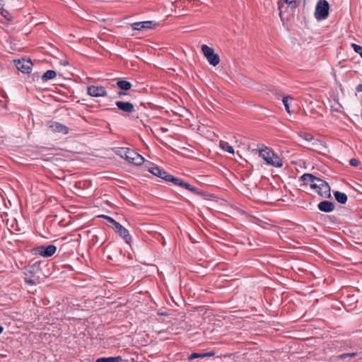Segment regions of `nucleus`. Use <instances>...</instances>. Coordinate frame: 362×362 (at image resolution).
<instances>
[{
    "label": "nucleus",
    "instance_id": "obj_2",
    "mask_svg": "<svg viewBox=\"0 0 362 362\" xmlns=\"http://www.w3.org/2000/svg\"><path fill=\"white\" fill-rule=\"evenodd\" d=\"M117 154L136 165H141L144 161V158L140 154L128 148H121L118 150Z\"/></svg>",
    "mask_w": 362,
    "mask_h": 362
},
{
    "label": "nucleus",
    "instance_id": "obj_1",
    "mask_svg": "<svg viewBox=\"0 0 362 362\" xmlns=\"http://www.w3.org/2000/svg\"><path fill=\"white\" fill-rule=\"evenodd\" d=\"M259 155L269 165L277 168L281 167L283 165L280 157L267 146L263 145L259 146Z\"/></svg>",
    "mask_w": 362,
    "mask_h": 362
},
{
    "label": "nucleus",
    "instance_id": "obj_12",
    "mask_svg": "<svg viewBox=\"0 0 362 362\" xmlns=\"http://www.w3.org/2000/svg\"><path fill=\"white\" fill-rule=\"evenodd\" d=\"M171 182H173L175 185L183 187L186 189L187 190H189L194 194H198V190L196 187L191 185L190 184L185 182L183 180L177 177H173Z\"/></svg>",
    "mask_w": 362,
    "mask_h": 362
},
{
    "label": "nucleus",
    "instance_id": "obj_13",
    "mask_svg": "<svg viewBox=\"0 0 362 362\" xmlns=\"http://www.w3.org/2000/svg\"><path fill=\"white\" fill-rule=\"evenodd\" d=\"M156 25V23L151 21H143V22H136L131 24V27L133 30H143L146 29L152 28L153 26Z\"/></svg>",
    "mask_w": 362,
    "mask_h": 362
},
{
    "label": "nucleus",
    "instance_id": "obj_29",
    "mask_svg": "<svg viewBox=\"0 0 362 362\" xmlns=\"http://www.w3.org/2000/svg\"><path fill=\"white\" fill-rule=\"evenodd\" d=\"M349 164L351 165V166H354V167H357L359 164H360V161L357 158H351L349 160Z\"/></svg>",
    "mask_w": 362,
    "mask_h": 362
},
{
    "label": "nucleus",
    "instance_id": "obj_19",
    "mask_svg": "<svg viewBox=\"0 0 362 362\" xmlns=\"http://www.w3.org/2000/svg\"><path fill=\"white\" fill-rule=\"evenodd\" d=\"M117 234L122 238V239L127 244H130L132 243V238L131 235L129 234L128 230L125 228L124 226L120 228V230L117 232Z\"/></svg>",
    "mask_w": 362,
    "mask_h": 362
},
{
    "label": "nucleus",
    "instance_id": "obj_34",
    "mask_svg": "<svg viewBox=\"0 0 362 362\" xmlns=\"http://www.w3.org/2000/svg\"><path fill=\"white\" fill-rule=\"evenodd\" d=\"M356 90L357 92H362V84H358L356 87Z\"/></svg>",
    "mask_w": 362,
    "mask_h": 362
},
{
    "label": "nucleus",
    "instance_id": "obj_30",
    "mask_svg": "<svg viewBox=\"0 0 362 362\" xmlns=\"http://www.w3.org/2000/svg\"><path fill=\"white\" fill-rule=\"evenodd\" d=\"M112 225L114 226L115 229V232L117 233L120 230V228H122L123 227V226H122L119 223H118L116 221L112 223Z\"/></svg>",
    "mask_w": 362,
    "mask_h": 362
},
{
    "label": "nucleus",
    "instance_id": "obj_6",
    "mask_svg": "<svg viewBox=\"0 0 362 362\" xmlns=\"http://www.w3.org/2000/svg\"><path fill=\"white\" fill-rule=\"evenodd\" d=\"M57 251V247L54 245H40L34 249L35 255L48 258L52 257Z\"/></svg>",
    "mask_w": 362,
    "mask_h": 362
},
{
    "label": "nucleus",
    "instance_id": "obj_14",
    "mask_svg": "<svg viewBox=\"0 0 362 362\" xmlns=\"http://www.w3.org/2000/svg\"><path fill=\"white\" fill-rule=\"evenodd\" d=\"M115 105L119 110L126 113H132L135 110L134 105L129 102L117 101Z\"/></svg>",
    "mask_w": 362,
    "mask_h": 362
},
{
    "label": "nucleus",
    "instance_id": "obj_20",
    "mask_svg": "<svg viewBox=\"0 0 362 362\" xmlns=\"http://www.w3.org/2000/svg\"><path fill=\"white\" fill-rule=\"evenodd\" d=\"M336 200L340 204H345L347 201V196L345 193L336 191L334 192Z\"/></svg>",
    "mask_w": 362,
    "mask_h": 362
},
{
    "label": "nucleus",
    "instance_id": "obj_7",
    "mask_svg": "<svg viewBox=\"0 0 362 362\" xmlns=\"http://www.w3.org/2000/svg\"><path fill=\"white\" fill-rule=\"evenodd\" d=\"M148 171L153 175L162 178L166 182H171L173 178V175L168 174L167 172L160 168L157 165H153V166L150 167L148 168Z\"/></svg>",
    "mask_w": 362,
    "mask_h": 362
},
{
    "label": "nucleus",
    "instance_id": "obj_28",
    "mask_svg": "<svg viewBox=\"0 0 362 362\" xmlns=\"http://www.w3.org/2000/svg\"><path fill=\"white\" fill-rule=\"evenodd\" d=\"M356 355H357V353H356V352L349 353V354H342L339 356V358L340 359H344L346 357H355Z\"/></svg>",
    "mask_w": 362,
    "mask_h": 362
},
{
    "label": "nucleus",
    "instance_id": "obj_24",
    "mask_svg": "<svg viewBox=\"0 0 362 362\" xmlns=\"http://www.w3.org/2000/svg\"><path fill=\"white\" fill-rule=\"evenodd\" d=\"M56 75V71L53 70H48L42 76V80L43 81H47L48 80L54 78Z\"/></svg>",
    "mask_w": 362,
    "mask_h": 362
},
{
    "label": "nucleus",
    "instance_id": "obj_33",
    "mask_svg": "<svg viewBox=\"0 0 362 362\" xmlns=\"http://www.w3.org/2000/svg\"><path fill=\"white\" fill-rule=\"evenodd\" d=\"M25 282L30 285H35V281L30 279H25Z\"/></svg>",
    "mask_w": 362,
    "mask_h": 362
},
{
    "label": "nucleus",
    "instance_id": "obj_36",
    "mask_svg": "<svg viewBox=\"0 0 362 362\" xmlns=\"http://www.w3.org/2000/svg\"><path fill=\"white\" fill-rule=\"evenodd\" d=\"M3 330H4V327L0 325V334L2 333Z\"/></svg>",
    "mask_w": 362,
    "mask_h": 362
},
{
    "label": "nucleus",
    "instance_id": "obj_4",
    "mask_svg": "<svg viewBox=\"0 0 362 362\" xmlns=\"http://www.w3.org/2000/svg\"><path fill=\"white\" fill-rule=\"evenodd\" d=\"M202 52L204 56L207 59L208 62L214 66H217L220 62L219 56L214 52L213 48L209 47L206 45H202L201 47Z\"/></svg>",
    "mask_w": 362,
    "mask_h": 362
},
{
    "label": "nucleus",
    "instance_id": "obj_31",
    "mask_svg": "<svg viewBox=\"0 0 362 362\" xmlns=\"http://www.w3.org/2000/svg\"><path fill=\"white\" fill-rule=\"evenodd\" d=\"M112 225L114 226L115 229V232L117 233L120 230V228H122L123 227V226H122L119 223H118L116 221L112 223Z\"/></svg>",
    "mask_w": 362,
    "mask_h": 362
},
{
    "label": "nucleus",
    "instance_id": "obj_22",
    "mask_svg": "<svg viewBox=\"0 0 362 362\" xmlns=\"http://www.w3.org/2000/svg\"><path fill=\"white\" fill-rule=\"evenodd\" d=\"M117 86L121 89L124 90H128L131 89L132 85L130 82L125 80H119L117 82Z\"/></svg>",
    "mask_w": 362,
    "mask_h": 362
},
{
    "label": "nucleus",
    "instance_id": "obj_27",
    "mask_svg": "<svg viewBox=\"0 0 362 362\" xmlns=\"http://www.w3.org/2000/svg\"><path fill=\"white\" fill-rule=\"evenodd\" d=\"M351 47L354 49V50L362 58V47L361 45H356V44H351Z\"/></svg>",
    "mask_w": 362,
    "mask_h": 362
},
{
    "label": "nucleus",
    "instance_id": "obj_17",
    "mask_svg": "<svg viewBox=\"0 0 362 362\" xmlns=\"http://www.w3.org/2000/svg\"><path fill=\"white\" fill-rule=\"evenodd\" d=\"M286 3L288 4L291 8H296L298 6L299 3L298 0H284V1H278V8L280 11L279 16H281V8L284 6V4Z\"/></svg>",
    "mask_w": 362,
    "mask_h": 362
},
{
    "label": "nucleus",
    "instance_id": "obj_37",
    "mask_svg": "<svg viewBox=\"0 0 362 362\" xmlns=\"http://www.w3.org/2000/svg\"><path fill=\"white\" fill-rule=\"evenodd\" d=\"M112 111H113V112H117V109H115V108H112Z\"/></svg>",
    "mask_w": 362,
    "mask_h": 362
},
{
    "label": "nucleus",
    "instance_id": "obj_3",
    "mask_svg": "<svg viewBox=\"0 0 362 362\" xmlns=\"http://www.w3.org/2000/svg\"><path fill=\"white\" fill-rule=\"evenodd\" d=\"M329 5L327 0H319L315 6V17L317 20H325L329 16Z\"/></svg>",
    "mask_w": 362,
    "mask_h": 362
},
{
    "label": "nucleus",
    "instance_id": "obj_11",
    "mask_svg": "<svg viewBox=\"0 0 362 362\" xmlns=\"http://www.w3.org/2000/svg\"><path fill=\"white\" fill-rule=\"evenodd\" d=\"M310 149L317 152L318 153L325 154L327 151V146L325 141L319 139H315L310 144Z\"/></svg>",
    "mask_w": 362,
    "mask_h": 362
},
{
    "label": "nucleus",
    "instance_id": "obj_35",
    "mask_svg": "<svg viewBox=\"0 0 362 362\" xmlns=\"http://www.w3.org/2000/svg\"><path fill=\"white\" fill-rule=\"evenodd\" d=\"M118 95H119V96H122V95H126V93H125L124 92L119 91V92L118 93Z\"/></svg>",
    "mask_w": 362,
    "mask_h": 362
},
{
    "label": "nucleus",
    "instance_id": "obj_9",
    "mask_svg": "<svg viewBox=\"0 0 362 362\" xmlns=\"http://www.w3.org/2000/svg\"><path fill=\"white\" fill-rule=\"evenodd\" d=\"M47 127L48 129L53 133H62L63 134H67L69 132L68 127L57 122H49L47 124Z\"/></svg>",
    "mask_w": 362,
    "mask_h": 362
},
{
    "label": "nucleus",
    "instance_id": "obj_15",
    "mask_svg": "<svg viewBox=\"0 0 362 362\" xmlns=\"http://www.w3.org/2000/svg\"><path fill=\"white\" fill-rule=\"evenodd\" d=\"M317 208L320 211L329 213L332 212L334 209V204L333 202L329 201H322L317 205Z\"/></svg>",
    "mask_w": 362,
    "mask_h": 362
},
{
    "label": "nucleus",
    "instance_id": "obj_5",
    "mask_svg": "<svg viewBox=\"0 0 362 362\" xmlns=\"http://www.w3.org/2000/svg\"><path fill=\"white\" fill-rule=\"evenodd\" d=\"M312 189L324 198H329L331 196L330 187L327 182L319 178L316 184H312Z\"/></svg>",
    "mask_w": 362,
    "mask_h": 362
},
{
    "label": "nucleus",
    "instance_id": "obj_26",
    "mask_svg": "<svg viewBox=\"0 0 362 362\" xmlns=\"http://www.w3.org/2000/svg\"><path fill=\"white\" fill-rule=\"evenodd\" d=\"M293 100V98L292 97H289V96H286V97H284L282 100V102L284 103V105L285 107V109L289 113L290 112V110H289V105H288V100Z\"/></svg>",
    "mask_w": 362,
    "mask_h": 362
},
{
    "label": "nucleus",
    "instance_id": "obj_10",
    "mask_svg": "<svg viewBox=\"0 0 362 362\" xmlns=\"http://www.w3.org/2000/svg\"><path fill=\"white\" fill-rule=\"evenodd\" d=\"M88 94L92 97H103L106 95V90L102 86H90L87 88Z\"/></svg>",
    "mask_w": 362,
    "mask_h": 362
},
{
    "label": "nucleus",
    "instance_id": "obj_25",
    "mask_svg": "<svg viewBox=\"0 0 362 362\" xmlns=\"http://www.w3.org/2000/svg\"><path fill=\"white\" fill-rule=\"evenodd\" d=\"M220 147L225 151L234 154V149L232 146L229 145L227 142H221Z\"/></svg>",
    "mask_w": 362,
    "mask_h": 362
},
{
    "label": "nucleus",
    "instance_id": "obj_18",
    "mask_svg": "<svg viewBox=\"0 0 362 362\" xmlns=\"http://www.w3.org/2000/svg\"><path fill=\"white\" fill-rule=\"evenodd\" d=\"M215 355V352L213 351L204 352V353H192L189 356L188 359L189 361L194 360L195 358H203L205 357H211Z\"/></svg>",
    "mask_w": 362,
    "mask_h": 362
},
{
    "label": "nucleus",
    "instance_id": "obj_21",
    "mask_svg": "<svg viewBox=\"0 0 362 362\" xmlns=\"http://www.w3.org/2000/svg\"><path fill=\"white\" fill-rule=\"evenodd\" d=\"M122 361V358L121 356H115L98 358L95 362H121Z\"/></svg>",
    "mask_w": 362,
    "mask_h": 362
},
{
    "label": "nucleus",
    "instance_id": "obj_16",
    "mask_svg": "<svg viewBox=\"0 0 362 362\" xmlns=\"http://www.w3.org/2000/svg\"><path fill=\"white\" fill-rule=\"evenodd\" d=\"M300 179L304 182L306 185H310L312 188V184H316L317 180H319V177H317L312 174L305 173L301 177Z\"/></svg>",
    "mask_w": 362,
    "mask_h": 362
},
{
    "label": "nucleus",
    "instance_id": "obj_23",
    "mask_svg": "<svg viewBox=\"0 0 362 362\" xmlns=\"http://www.w3.org/2000/svg\"><path fill=\"white\" fill-rule=\"evenodd\" d=\"M298 136L305 141L312 143L313 141L314 140V136H313V134L308 132H300L298 133Z\"/></svg>",
    "mask_w": 362,
    "mask_h": 362
},
{
    "label": "nucleus",
    "instance_id": "obj_8",
    "mask_svg": "<svg viewBox=\"0 0 362 362\" xmlns=\"http://www.w3.org/2000/svg\"><path fill=\"white\" fill-rule=\"evenodd\" d=\"M14 64L16 69L23 73H29L31 70L33 63L30 59H17L14 60Z\"/></svg>",
    "mask_w": 362,
    "mask_h": 362
},
{
    "label": "nucleus",
    "instance_id": "obj_32",
    "mask_svg": "<svg viewBox=\"0 0 362 362\" xmlns=\"http://www.w3.org/2000/svg\"><path fill=\"white\" fill-rule=\"evenodd\" d=\"M102 217L103 218L106 219L109 223H110L112 224L115 221V219H113L112 217L108 216L103 215V216H102Z\"/></svg>",
    "mask_w": 362,
    "mask_h": 362
}]
</instances>
